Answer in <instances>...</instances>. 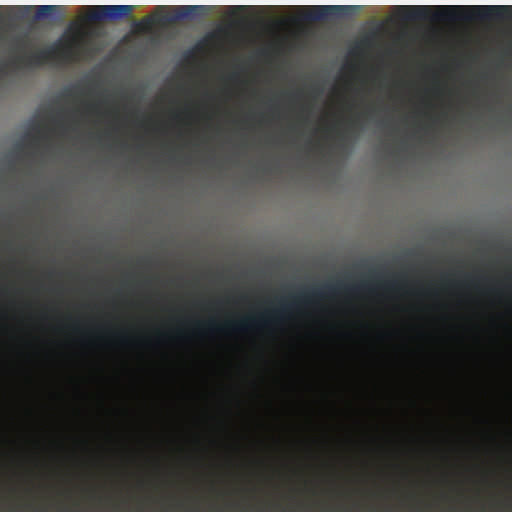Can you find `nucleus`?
<instances>
[{
    "instance_id": "nucleus-7",
    "label": "nucleus",
    "mask_w": 512,
    "mask_h": 512,
    "mask_svg": "<svg viewBox=\"0 0 512 512\" xmlns=\"http://www.w3.org/2000/svg\"><path fill=\"white\" fill-rule=\"evenodd\" d=\"M41 137V132H40V129L38 130V134L36 136L33 137V142L34 144H36L38 142V140L40 139Z\"/></svg>"
},
{
    "instance_id": "nucleus-14",
    "label": "nucleus",
    "mask_w": 512,
    "mask_h": 512,
    "mask_svg": "<svg viewBox=\"0 0 512 512\" xmlns=\"http://www.w3.org/2000/svg\"><path fill=\"white\" fill-rule=\"evenodd\" d=\"M120 340H121L122 343H126L127 338L126 337H120Z\"/></svg>"
},
{
    "instance_id": "nucleus-9",
    "label": "nucleus",
    "mask_w": 512,
    "mask_h": 512,
    "mask_svg": "<svg viewBox=\"0 0 512 512\" xmlns=\"http://www.w3.org/2000/svg\"><path fill=\"white\" fill-rule=\"evenodd\" d=\"M41 10H52L54 9V6H40Z\"/></svg>"
},
{
    "instance_id": "nucleus-16",
    "label": "nucleus",
    "mask_w": 512,
    "mask_h": 512,
    "mask_svg": "<svg viewBox=\"0 0 512 512\" xmlns=\"http://www.w3.org/2000/svg\"><path fill=\"white\" fill-rule=\"evenodd\" d=\"M411 8H413V6ZM421 8H422L421 6H414V9H421Z\"/></svg>"
},
{
    "instance_id": "nucleus-12",
    "label": "nucleus",
    "mask_w": 512,
    "mask_h": 512,
    "mask_svg": "<svg viewBox=\"0 0 512 512\" xmlns=\"http://www.w3.org/2000/svg\"><path fill=\"white\" fill-rule=\"evenodd\" d=\"M314 8L315 9H327L328 7L327 6H315Z\"/></svg>"
},
{
    "instance_id": "nucleus-5",
    "label": "nucleus",
    "mask_w": 512,
    "mask_h": 512,
    "mask_svg": "<svg viewBox=\"0 0 512 512\" xmlns=\"http://www.w3.org/2000/svg\"><path fill=\"white\" fill-rule=\"evenodd\" d=\"M382 286H384L387 289L394 290L398 287V281L397 280L386 281V282L382 283Z\"/></svg>"
},
{
    "instance_id": "nucleus-13",
    "label": "nucleus",
    "mask_w": 512,
    "mask_h": 512,
    "mask_svg": "<svg viewBox=\"0 0 512 512\" xmlns=\"http://www.w3.org/2000/svg\"><path fill=\"white\" fill-rule=\"evenodd\" d=\"M237 78H238L237 74H232V75L230 76V79H232V80H235V79H237Z\"/></svg>"
},
{
    "instance_id": "nucleus-11",
    "label": "nucleus",
    "mask_w": 512,
    "mask_h": 512,
    "mask_svg": "<svg viewBox=\"0 0 512 512\" xmlns=\"http://www.w3.org/2000/svg\"><path fill=\"white\" fill-rule=\"evenodd\" d=\"M65 94H66L67 96H70V95L72 94V89H68V90H66V91H65Z\"/></svg>"
},
{
    "instance_id": "nucleus-4",
    "label": "nucleus",
    "mask_w": 512,
    "mask_h": 512,
    "mask_svg": "<svg viewBox=\"0 0 512 512\" xmlns=\"http://www.w3.org/2000/svg\"><path fill=\"white\" fill-rule=\"evenodd\" d=\"M95 8L108 12L103 17L110 18H118L121 17L124 13H128L132 10L131 6L121 5V6H96Z\"/></svg>"
},
{
    "instance_id": "nucleus-15",
    "label": "nucleus",
    "mask_w": 512,
    "mask_h": 512,
    "mask_svg": "<svg viewBox=\"0 0 512 512\" xmlns=\"http://www.w3.org/2000/svg\"><path fill=\"white\" fill-rule=\"evenodd\" d=\"M355 123H356V121H355V120H351V121H350V127L354 126V125H355Z\"/></svg>"
},
{
    "instance_id": "nucleus-6",
    "label": "nucleus",
    "mask_w": 512,
    "mask_h": 512,
    "mask_svg": "<svg viewBox=\"0 0 512 512\" xmlns=\"http://www.w3.org/2000/svg\"><path fill=\"white\" fill-rule=\"evenodd\" d=\"M482 8H485V9H504L506 7L505 6H483Z\"/></svg>"
},
{
    "instance_id": "nucleus-8",
    "label": "nucleus",
    "mask_w": 512,
    "mask_h": 512,
    "mask_svg": "<svg viewBox=\"0 0 512 512\" xmlns=\"http://www.w3.org/2000/svg\"><path fill=\"white\" fill-rule=\"evenodd\" d=\"M179 8L182 10H193V9H196L197 6H181Z\"/></svg>"
},
{
    "instance_id": "nucleus-1",
    "label": "nucleus",
    "mask_w": 512,
    "mask_h": 512,
    "mask_svg": "<svg viewBox=\"0 0 512 512\" xmlns=\"http://www.w3.org/2000/svg\"><path fill=\"white\" fill-rule=\"evenodd\" d=\"M345 290L347 292H358L363 290H372V285L369 282H362L358 285L347 286L341 283L336 285L325 284L319 287H314L302 291L293 297L290 303L281 301L279 308L267 311L259 316H248L238 321H227L223 325L217 324L215 321L210 320L201 327L209 332H247L255 328L269 327L272 324H277L287 318L288 312L298 304H310L316 299H321L329 295H334L337 292Z\"/></svg>"
},
{
    "instance_id": "nucleus-2",
    "label": "nucleus",
    "mask_w": 512,
    "mask_h": 512,
    "mask_svg": "<svg viewBox=\"0 0 512 512\" xmlns=\"http://www.w3.org/2000/svg\"><path fill=\"white\" fill-rule=\"evenodd\" d=\"M69 51L65 50L61 53L54 47L41 49L33 52L21 59V62L28 67H40L47 63L53 62L61 58H68Z\"/></svg>"
},
{
    "instance_id": "nucleus-17",
    "label": "nucleus",
    "mask_w": 512,
    "mask_h": 512,
    "mask_svg": "<svg viewBox=\"0 0 512 512\" xmlns=\"http://www.w3.org/2000/svg\"><path fill=\"white\" fill-rule=\"evenodd\" d=\"M443 8L450 9V8H454V7L453 6H444Z\"/></svg>"
},
{
    "instance_id": "nucleus-10",
    "label": "nucleus",
    "mask_w": 512,
    "mask_h": 512,
    "mask_svg": "<svg viewBox=\"0 0 512 512\" xmlns=\"http://www.w3.org/2000/svg\"><path fill=\"white\" fill-rule=\"evenodd\" d=\"M95 109H96V105H88L89 111H95Z\"/></svg>"
},
{
    "instance_id": "nucleus-3",
    "label": "nucleus",
    "mask_w": 512,
    "mask_h": 512,
    "mask_svg": "<svg viewBox=\"0 0 512 512\" xmlns=\"http://www.w3.org/2000/svg\"><path fill=\"white\" fill-rule=\"evenodd\" d=\"M164 22L165 20L163 17L149 16L137 21L135 23V28L140 33L152 34L156 30V27Z\"/></svg>"
}]
</instances>
